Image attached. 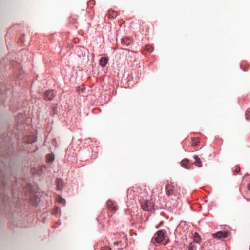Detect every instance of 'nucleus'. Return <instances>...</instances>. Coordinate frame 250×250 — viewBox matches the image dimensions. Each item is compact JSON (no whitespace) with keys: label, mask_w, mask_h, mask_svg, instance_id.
Returning <instances> with one entry per match:
<instances>
[{"label":"nucleus","mask_w":250,"mask_h":250,"mask_svg":"<svg viewBox=\"0 0 250 250\" xmlns=\"http://www.w3.org/2000/svg\"><path fill=\"white\" fill-rule=\"evenodd\" d=\"M101 250H110L109 248L108 247L103 248L101 249Z\"/></svg>","instance_id":"nucleus-19"},{"label":"nucleus","mask_w":250,"mask_h":250,"mask_svg":"<svg viewBox=\"0 0 250 250\" xmlns=\"http://www.w3.org/2000/svg\"><path fill=\"white\" fill-rule=\"evenodd\" d=\"M26 141L28 142V143H31L35 141V138L32 137V139L31 140H26Z\"/></svg>","instance_id":"nucleus-16"},{"label":"nucleus","mask_w":250,"mask_h":250,"mask_svg":"<svg viewBox=\"0 0 250 250\" xmlns=\"http://www.w3.org/2000/svg\"><path fill=\"white\" fill-rule=\"evenodd\" d=\"M196 248V246H195L194 242H191L188 247V250H194Z\"/></svg>","instance_id":"nucleus-14"},{"label":"nucleus","mask_w":250,"mask_h":250,"mask_svg":"<svg viewBox=\"0 0 250 250\" xmlns=\"http://www.w3.org/2000/svg\"><path fill=\"white\" fill-rule=\"evenodd\" d=\"M132 40L129 38H124L122 39L121 42L123 45L128 46L132 42Z\"/></svg>","instance_id":"nucleus-8"},{"label":"nucleus","mask_w":250,"mask_h":250,"mask_svg":"<svg viewBox=\"0 0 250 250\" xmlns=\"http://www.w3.org/2000/svg\"><path fill=\"white\" fill-rule=\"evenodd\" d=\"M108 61V58L105 57H102L100 60V65L104 67L106 66Z\"/></svg>","instance_id":"nucleus-10"},{"label":"nucleus","mask_w":250,"mask_h":250,"mask_svg":"<svg viewBox=\"0 0 250 250\" xmlns=\"http://www.w3.org/2000/svg\"><path fill=\"white\" fill-rule=\"evenodd\" d=\"M148 51V52H151L152 51V49L150 48H148L147 49H146Z\"/></svg>","instance_id":"nucleus-22"},{"label":"nucleus","mask_w":250,"mask_h":250,"mask_svg":"<svg viewBox=\"0 0 250 250\" xmlns=\"http://www.w3.org/2000/svg\"><path fill=\"white\" fill-rule=\"evenodd\" d=\"M56 95V93L52 90H47L43 94V99L45 100H51Z\"/></svg>","instance_id":"nucleus-2"},{"label":"nucleus","mask_w":250,"mask_h":250,"mask_svg":"<svg viewBox=\"0 0 250 250\" xmlns=\"http://www.w3.org/2000/svg\"><path fill=\"white\" fill-rule=\"evenodd\" d=\"M107 206L108 209L113 210L114 212L118 209V208L116 205L113 201L111 200H109L107 202Z\"/></svg>","instance_id":"nucleus-7"},{"label":"nucleus","mask_w":250,"mask_h":250,"mask_svg":"<svg viewBox=\"0 0 250 250\" xmlns=\"http://www.w3.org/2000/svg\"><path fill=\"white\" fill-rule=\"evenodd\" d=\"M58 203H62L64 202V200L61 197L59 198L58 199Z\"/></svg>","instance_id":"nucleus-15"},{"label":"nucleus","mask_w":250,"mask_h":250,"mask_svg":"<svg viewBox=\"0 0 250 250\" xmlns=\"http://www.w3.org/2000/svg\"><path fill=\"white\" fill-rule=\"evenodd\" d=\"M240 171V167H237L236 170H235V174L238 173Z\"/></svg>","instance_id":"nucleus-17"},{"label":"nucleus","mask_w":250,"mask_h":250,"mask_svg":"<svg viewBox=\"0 0 250 250\" xmlns=\"http://www.w3.org/2000/svg\"><path fill=\"white\" fill-rule=\"evenodd\" d=\"M248 189L250 191V182L247 185Z\"/></svg>","instance_id":"nucleus-20"},{"label":"nucleus","mask_w":250,"mask_h":250,"mask_svg":"<svg viewBox=\"0 0 250 250\" xmlns=\"http://www.w3.org/2000/svg\"><path fill=\"white\" fill-rule=\"evenodd\" d=\"M194 242L199 243L201 240V237L198 233H195L194 235Z\"/></svg>","instance_id":"nucleus-12"},{"label":"nucleus","mask_w":250,"mask_h":250,"mask_svg":"<svg viewBox=\"0 0 250 250\" xmlns=\"http://www.w3.org/2000/svg\"><path fill=\"white\" fill-rule=\"evenodd\" d=\"M229 232L227 231H218L216 233L212 234V236L215 238L222 239L224 238H227L228 236Z\"/></svg>","instance_id":"nucleus-4"},{"label":"nucleus","mask_w":250,"mask_h":250,"mask_svg":"<svg viewBox=\"0 0 250 250\" xmlns=\"http://www.w3.org/2000/svg\"><path fill=\"white\" fill-rule=\"evenodd\" d=\"M199 141H196L195 142H194L193 143V145L194 146H198V144H199Z\"/></svg>","instance_id":"nucleus-18"},{"label":"nucleus","mask_w":250,"mask_h":250,"mask_svg":"<svg viewBox=\"0 0 250 250\" xmlns=\"http://www.w3.org/2000/svg\"><path fill=\"white\" fill-rule=\"evenodd\" d=\"M153 205H152V203L151 202L148 201L145 202L141 205L142 208L145 211L151 210L153 209Z\"/></svg>","instance_id":"nucleus-5"},{"label":"nucleus","mask_w":250,"mask_h":250,"mask_svg":"<svg viewBox=\"0 0 250 250\" xmlns=\"http://www.w3.org/2000/svg\"><path fill=\"white\" fill-rule=\"evenodd\" d=\"M164 238V233L162 230H159L154 235V239L157 243L161 242Z\"/></svg>","instance_id":"nucleus-3"},{"label":"nucleus","mask_w":250,"mask_h":250,"mask_svg":"<svg viewBox=\"0 0 250 250\" xmlns=\"http://www.w3.org/2000/svg\"><path fill=\"white\" fill-rule=\"evenodd\" d=\"M181 165L182 167L186 169H190L192 166L189 162V160L188 159L183 160L181 162Z\"/></svg>","instance_id":"nucleus-6"},{"label":"nucleus","mask_w":250,"mask_h":250,"mask_svg":"<svg viewBox=\"0 0 250 250\" xmlns=\"http://www.w3.org/2000/svg\"><path fill=\"white\" fill-rule=\"evenodd\" d=\"M193 157L195 159V161L193 164L195 166H196L199 167H201L202 166V163L201 161V159L197 155H194Z\"/></svg>","instance_id":"nucleus-9"},{"label":"nucleus","mask_w":250,"mask_h":250,"mask_svg":"<svg viewBox=\"0 0 250 250\" xmlns=\"http://www.w3.org/2000/svg\"><path fill=\"white\" fill-rule=\"evenodd\" d=\"M120 243V241H116V242H114V244L115 245H118Z\"/></svg>","instance_id":"nucleus-21"},{"label":"nucleus","mask_w":250,"mask_h":250,"mask_svg":"<svg viewBox=\"0 0 250 250\" xmlns=\"http://www.w3.org/2000/svg\"><path fill=\"white\" fill-rule=\"evenodd\" d=\"M108 16L109 18H115L117 16V13L114 11H108Z\"/></svg>","instance_id":"nucleus-11"},{"label":"nucleus","mask_w":250,"mask_h":250,"mask_svg":"<svg viewBox=\"0 0 250 250\" xmlns=\"http://www.w3.org/2000/svg\"><path fill=\"white\" fill-rule=\"evenodd\" d=\"M166 191L167 195L168 196L176 195L178 191V187L172 183H168L166 186Z\"/></svg>","instance_id":"nucleus-1"},{"label":"nucleus","mask_w":250,"mask_h":250,"mask_svg":"<svg viewBox=\"0 0 250 250\" xmlns=\"http://www.w3.org/2000/svg\"><path fill=\"white\" fill-rule=\"evenodd\" d=\"M54 159V157L52 154H48L46 155V160L48 162H52Z\"/></svg>","instance_id":"nucleus-13"}]
</instances>
